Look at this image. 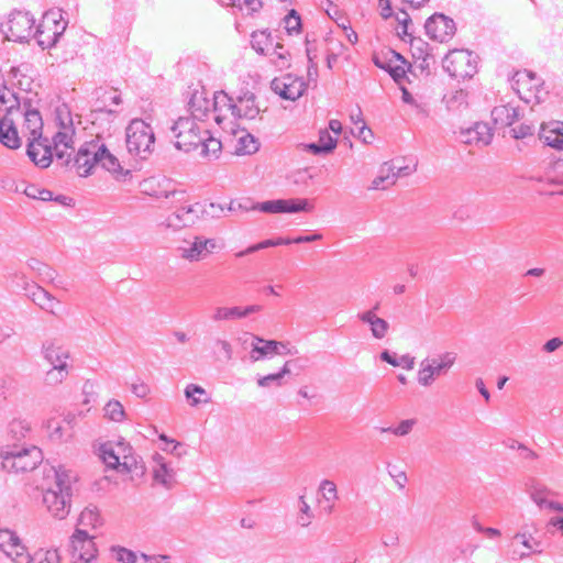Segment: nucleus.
<instances>
[{
  "label": "nucleus",
  "instance_id": "nucleus-1",
  "mask_svg": "<svg viewBox=\"0 0 563 563\" xmlns=\"http://www.w3.org/2000/svg\"><path fill=\"white\" fill-rule=\"evenodd\" d=\"M37 119L42 122L40 112ZM53 125L56 132L53 135V144H43L47 139H43L42 125L37 128V146H43V155L37 158V167L47 168L55 156L62 166H67L79 177H88L93 173L96 166L111 173L115 179L125 180L131 175L129 169H124L117 156L110 151L106 139L100 135L82 143L74 157L68 150H73L76 128L73 113L66 103L58 104L53 114Z\"/></svg>",
  "mask_w": 563,
  "mask_h": 563
},
{
  "label": "nucleus",
  "instance_id": "nucleus-2",
  "mask_svg": "<svg viewBox=\"0 0 563 563\" xmlns=\"http://www.w3.org/2000/svg\"><path fill=\"white\" fill-rule=\"evenodd\" d=\"M12 85L18 92H9L11 100H7L4 93L0 95V143L11 150L21 146V137L16 129V122L23 119L24 125L30 131L27 139L26 155L35 164V129L32 128V120L35 118L33 98L30 96L34 86V78L27 74L25 65L12 68Z\"/></svg>",
  "mask_w": 563,
  "mask_h": 563
},
{
  "label": "nucleus",
  "instance_id": "nucleus-3",
  "mask_svg": "<svg viewBox=\"0 0 563 563\" xmlns=\"http://www.w3.org/2000/svg\"><path fill=\"white\" fill-rule=\"evenodd\" d=\"M75 482L76 477L71 473L48 464L42 465V501L54 518L60 520L68 516Z\"/></svg>",
  "mask_w": 563,
  "mask_h": 563
},
{
  "label": "nucleus",
  "instance_id": "nucleus-4",
  "mask_svg": "<svg viewBox=\"0 0 563 563\" xmlns=\"http://www.w3.org/2000/svg\"><path fill=\"white\" fill-rule=\"evenodd\" d=\"M225 208L220 203L195 202L177 207L166 217L164 225L173 230H179L195 225L206 218H220Z\"/></svg>",
  "mask_w": 563,
  "mask_h": 563
},
{
  "label": "nucleus",
  "instance_id": "nucleus-5",
  "mask_svg": "<svg viewBox=\"0 0 563 563\" xmlns=\"http://www.w3.org/2000/svg\"><path fill=\"white\" fill-rule=\"evenodd\" d=\"M98 455L109 467L121 474L132 473L136 468V457L132 446L123 439L107 441L98 446Z\"/></svg>",
  "mask_w": 563,
  "mask_h": 563
},
{
  "label": "nucleus",
  "instance_id": "nucleus-6",
  "mask_svg": "<svg viewBox=\"0 0 563 563\" xmlns=\"http://www.w3.org/2000/svg\"><path fill=\"white\" fill-rule=\"evenodd\" d=\"M227 209L231 212L257 210L265 213H297L301 211L311 212L313 210V203L306 198L277 199L257 202L251 206L241 202H231Z\"/></svg>",
  "mask_w": 563,
  "mask_h": 563
},
{
  "label": "nucleus",
  "instance_id": "nucleus-7",
  "mask_svg": "<svg viewBox=\"0 0 563 563\" xmlns=\"http://www.w3.org/2000/svg\"><path fill=\"white\" fill-rule=\"evenodd\" d=\"M125 136L126 148L130 154L145 159L153 152L154 131L142 119H134L129 123Z\"/></svg>",
  "mask_w": 563,
  "mask_h": 563
},
{
  "label": "nucleus",
  "instance_id": "nucleus-8",
  "mask_svg": "<svg viewBox=\"0 0 563 563\" xmlns=\"http://www.w3.org/2000/svg\"><path fill=\"white\" fill-rule=\"evenodd\" d=\"M196 121L190 117H179L170 126L175 146L178 150L190 152L199 147L202 134H208V130L201 128Z\"/></svg>",
  "mask_w": 563,
  "mask_h": 563
},
{
  "label": "nucleus",
  "instance_id": "nucleus-9",
  "mask_svg": "<svg viewBox=\"0 0 563 563\" xmlns=\"http://www.w3.org/2000/svg\"><path fill=\"white\" fill-rule=\"evenodd\" d=\"M456 362V353L444 352L434 357H427L420 362L417 372V382L421 387H431L442 375H445Z\"/></svg>",
  "mask_w": 563,
  "mask_h": 563
},
{
  "label": "nucleus",
  "instance_id": "nucleus-10",
  "mask_svg": "<svg viewBox=\"0 0 563 563\" xmlns=\"http://www.w3.org/2000/svg\"><path fill=\"white\" fill-rule=\"evenodd\" d=\"M511 87L526 103H540L548 93L541 80L529 70L517 71L512 77Z\"/></svg>",
  "mask_w": 563,
  "mask_h": 563
},
{
  "label": "nucleus",
  "instance_id": "nucleus-11",
  "mask_svg": "<svg viewBox=\"0 0 563 563\" xmlns=\"http://www.w3.org/2000/svg\"><path fill=\"white\" fill-rule=\"evenodd\" d=\"M34 18L29 11L14 10L8 21L1 24L2 32L9 41L24 43L33 37Z\"/></svg>",
  "mask_w": 563,
  "mask_h": 563
},
{
  "label": "nucleus",
  "instance_id": "nucleus-12",
  "mask_svg": "<svg viewBox=\"0 0 563 563\" xmlns=\"http://www.w3.org/2000/svg\"><path fill=\"white\" fill-rule=\"evenodd\" d=\"M66 23L58 9L46 11L41 23L37 24V46L43 49L54 46L58 37L65 32Z\"/></svg>",
  "mask_w": 563,
  "mask_h": 563
},
{
  "label": "nucleus",
  "instance_id": "nucleus-13",
  "mask_svg": "<svg viewBox=\"0 0 563 563\" xmlns=\"http://www.w3.org/2000/svg\"><path fill=\"white\" fill-rule=\"evenodd\" d=\"M34 449V444L21 449L0 448L1 468L15 474L35 470V459L31 455Z\"/></svg>",
  "mask_w": 563,
  "mask_h": 563
},
{
  "label": "nucleus",
  "instance_id": "nucleus-14",
  "mask_svg": "<svg viewBox=\"0 0 563 563\" xmlns=\"http://www.w3.org/2000/svg\"><path fill=\"white\" fill-rule=\"evenodd\" d=\"M443 68L453 78H471L477 71L476 56L466 49H453L445 55Z\"/></svg>",
  "mask_w": 563,
  "mask_h": 563
},
{
  "label": "nucleus",
  "instance_id": "nucleus-15",
  "mask_svg": "<svg viewBox=\"0 0 563 563\" xmlns=\"http://www.w3.org/2000/svg\"><path fill=\"white\" fill-rule=\"evenodd\" d=\"M216 249V239L195 234L181 240L177 252L183 260L194 263L207 258Z\"/></svg>",
  "mask_w": 563,
  "mask_h": 563
},
{
  "label": "nucleus",
  "instance_id": "nucleus-16",
  "mask_svg": "<svg viewBox=\"0 0 563 563\" xmlns=\"http://www.w3.org/2000/svg\"><path fill=\"white\" fill-rule=\"evenodd\" d=\"M70 559L73 563H91L97 558L93 537L85 529L77 528L70 537Z\"/></svg>",
  "mask_w": 563,
  "mask_h": 563
},
{
  "label": "nucleus",
  "instance_id": "nucleus-17",
  "mask_svg": "<svg viewBox=\"0 0 563 563\" xmlns=\"http://www.w3.org/2000/svg\"><path fill=\"white\" fill-rule=\"evenodd\" d=\"M308 84L301 77L286 74L274 78L271 82L272 90L286 100L295 101L306 91Z\"/></svg>",
  "mask_w": 563,
  "mask_h": 563
},
{
  "label": "nucleus",
  "instance_id": "nucleus-18",
  "mask_svg": "<svg viewBox=\"0 0 563 563\" xmlns=\"http://www.w3.org/2000/svg\"><path fill=\"white\" fill-rule=\"evenodd\" d=\"M428 36L438 42H448L455 34V23L444 14L435 13L424 24Z\"/></svg>",
  "mask_w": 563,
  "mask_h": 563
},
{
  "label": "nucleus",
  "instance_id": "nucleus-19",
  "mask_svg": "<svg viewBox=\"0 0 563 563\" xmlns=\"http://www.w3.org/2000/svg\"><path fill=\"white\" fill-rule=\"evenodd\" d=\"M213 120L223 130L227 124H232L236 119L234 99L224 91H219L213 95Z\"/></svg>",
  "mask_w": 563,
  "mask_h": 563
},
{
  "label": "nucleus",
  "instance_id": "nucleus-20",
  "mask_svg": "<svg viewBox=\"0 0 563 563\" xmlns=\"http://www.w3.org/2000/svg\"><path fill=\"white\" fill-rule=\"evenodd\" d=\"M250 347V360L252 362H258L261 360L269 358L273 355L284 354L280 349H286V345L279 341L265 340L258 335L252 334ZM285 354H291V352L288 350Z\"/></svg>",
  "mask_w": 563,
  "mask_h": 563
},
{
  "label": "nucleus",
  "instance_id": "nucleus-21",
  "mask_svg": "<svg viewBox=\"0 0 563 563\" xmlns=\"http://www.w3.org/2000/svg\"><path fill=\"white\" fill-rule=\"evenodd\" d=\"M379 303H376L373 308L360 311L356 318L368 327L372 338L375 340H384L390 330V324L387 320L380 318L377 314Z\"/></svg>",
  "mask_w": 563,
  "mask_h": 563
},
{
  "label": "nucleus",
  "instance_id": "nucleus-22",
  "mask_svg": "<svg viewBox=\"0 0 563 563\" xmlns=\"http://www.w3.org/2000/svg\"><path fill=\"white\" fill-rule=\"evenodd\" d=\"M41 354L43 360L49 366H70L68 363V361L70 360V352L57 340H47L43 342Z\"/></svg>",
  "mask_w": 563,
  "mask_h": 563
},
{
  "label": "nucleus",
  "instance_id": "nucleus-23",
  "mask_svg": "<svg viewBox=\"0 0 563 563\" xmlns=\"http://www.w3.org/2000/svg\"><path fill=\"white\" fill-rule=\"evenodd\" d=\"M153 479L166 489H172L176 484V472L165 457L158 453L153 455Z\"/></svg>",
  "mask_w": 563,
  "mask_h": 563
},
{
  "label": "nucleus",
  "instance_id": "nucleus-24",
  "mask_svg": "<svg viewBox=\"0 0 563 563\" xmlns=\"http://www.w3.org/2000/svg\"><path fill=\"white\" fill-rule=\"evenodd\" d=\"M262 310L261 305H250L246 307H224L218 306L213 309L211 320L213 322L232 321L244 319L252 313L260 312Z\"/></svg>",
  "mask_w": 563,
  "mask_h": 563
},
{
  "label": "nucleus",
  "instance_id": "nucleus-25",
  "mask_svg": "<svg viewBox=\"0 0 563 563\" xmlns=\"http://www.w3.org/2000/svg\"><path fill=\"white\" fill-rule=\"evenodd\" d=\"M190 118L205 121L213 112V97L210 99L205 91H195L188 102Z\"/></svg>",
  "mask_w": 563,
  "mask_h": 563
},
{
  "label": "nucleus",
  "instance_id": "nucleus-26",
  "mask_svg": "<svg viewBox=\"0 0 563 563\" xmlns=\"http://www.w3.org/2000/svg\"><path fill=\"white\" fill-rule=\"evenodd\" d=\"M522 485L525 493L538 508L544 509L549 501V496L552 494L550 488L534 477H526Z\"/></svg>",
  "mask_w": 563,
  "mask_h": 563
},
{
  "label": "nucleus",
  "instance_id": "nucleus-27",
  "mask_svg": "<svg viewBox=\"0 0 563 563\" xmlns=\"http://www.w3.org/2000/svg\"><path fill=\"white\" fill-rule=\"evenodd\" d=\"M460 140L465 144L485 146L492 141L490 129L486 123L477 122L472 128L462 130Z\"/></svg>",
  "mask_w": 563,
  "mask_h": 563
},
{
  "label": "nucleus",
  "instance_id": "nucleus-28",
  "mask_svg": "<svg viewBox=\"0 0 563 563\" xmlns=\"http://www.w3.org/2000/svg\"><path fill=\"white\" fill-rule=\"evenodd\" d=\"M33 428L30 421L23 419H14L9 424V438L14 441V446H18L19 443L22 444V448L30 446L33 440Z\"/></svg>",
  "mask_w": 563,
  "mask_h": 563
},
{
  "label": "nucleus",
  "instance_id": "nucleus-29",
  "mask_svg": "<svg viewBox=\"0 0 563 563\" xmlns=\"http://www.w3.org/2000/svg\"><path fill=\"white\" fill-rule=\"evenodd\" d=\"M317 492L318 505L325 514H331L334 510L335 501L339 499L335 483L331 479H322Z\"/></svg>",
  "mask_w": 563,
  "mask_h": 563
},
{
  "label": "nucleus",
  "instance_id": "nucleus-30",
  "mask_svg": "<svg viewBox=\"0 0 563 563\" xmlns=\"http://www.w3.org/2000/svg\"><path fill=\"white\" fill-rule=\"evenodd\" d=\"M537 531L538 528L534 523L525 525L521 527V530L514 536V539L520 541V543L527 549V552L520 553V559L528 558L532 552H542V549H540L542 542L533 537V532Z\"/></svg>",
  "mask_w": 563,
  "mask_h": 563
},
{
  "label": "nucleus",
  "instance_id": "nucleus-31",
  "mask_svg": "<svg viewBox=\"0 0 563 563\" xmlns=\"http://www.w3.org/2000/svg\"><path fill=\"white\" fill-rule=\"evenodd\" d=\"M401 175V167L394 162H386L382 165L379 175L372 181V189H387L395 185Z\"/></svg>",
  "mask_w": 563,
  "mask_h": 563
},
{
  "label": "nucleus",
  "instance_id": "nucleus-32",
  "mask_svg": "<svg viewBox=\"0 0 563 563\" xmlns=\"http://www.w3.org/2000/svg\"><path fill=\"white\" fill-rule=\"evenodd\" d=\"M540 139L548 146L556 150H563V122L552 121L542 124L540 129Z\"/></svg>",
  "mask_w": 563,
  "mask_h": 563
},
{
  "label": "nucleus",
  "instance_id": "nucleus-33",
  "mask_svg": "<svg viewBox=\"0 0 563 563\" xmlns=\"http://www.w3.org/2000/svg\"><path fill=\"white\" fill-rule=\"evenodd\" d=\"M236 119L253 120L260 113V108L255 102V96L251 92H246L243 96H239L234 100Z\"/></svg>",
  "mask_w": 563,
  "mask_h": 563
},
{
  "label": "nucleus",
  "instance_id": "nucleus-34",
  "mask_svg": "<svg viewBox=\"0 0 563 563\" xmlns=\"http://www.w3.org/2000/svg\"><path fill=\"white\" fill-rule=\"evenodd\" d=\"M256 52L268 56L271 62L278 68H285L289 65L288 52L279 43L273 45V43L269 42V44H266V47L256 48Z\"/></svg>",
  "mask_w": 563,
  "mask_h": 563
},
{
  "label": "nucleus",
  "instance_id": "nucleus-35",
  "mask_svg": "<svg viewBox=\"0 0 563 563\" xmlns=\"http://www.w3.org/2000/svg\"><path fill=\"white\" fill-rule=\"evenodd\" d=\"M37 308L54 317H59L62 302L46 289L37 286Z\"/></svg>",
  "mask_w": 563,
  "mask_h": 563
},
{
  "label": "nucleus",
  "instance_id": "nucleus-36",
  "mask_svg": "<svg viewBox=\"0 0 563 563\" xmlns=\"http://www.w3.org/2000/svg\"><path fill=\"white\" fill-rule=\"evenodd\" d=\"M0 550L12 559L16 554L26 551L25 547L20 543L19 538L9 529H0Z\"/></svg>",
  "mask_w": 563,
  "mask_h": 563
},
{
  "label": "nucleus",
  "instance_id": "nucleus-37",
  "mask_svg": "<svg viewBox=\"0 0 563 563\" xmlns=\"http://www.w3.org/2000/svg\"><path fill=\"white\" fill-rule=\"evenodd\" d=\"M492 118L499 126H510L519 119V112L516 107L501 104L492 110Z\"/></svg>",
  "mask_w": 563,
  "mask_h": 563
},
{
  "label": "nucleus",
  "instance_id": "nucleus-38",
  "mask_svg": "<svg viewBox=\"0 0 563 563\" xmlns=\"http://www.w3.org/2000/svg\"><path fill=\"white\" fill-rule=\"evenodd\" d=\"M103 519L97 506L88 505L78 518V526L85 528L97 529L102 526Z\"/></svg>",
  "mask_w": 563,
  "mask_h": 563
},
{
  "label": "nucleus",
  "instance_id": "nucleus-39",
  "mask_svg": "<svg viewBox=\"0 0 563 563\" xmlns=\"http://www.w3.org/2000/svg\"><path fill=\"white\" fill-rule=\"evenodd\" d=\"M70 366L57 365L51 366L43 375V385L56 387L60 385L69 375Z\"/></svg>",
  "mask_w": 563,
  "mask_h": 563
},
{
  "label": "nucleus",
  "instance_id": "nucleus-40",
  "mask_svg": "<svg viewBox=\"0 0 563 563\" xmlns=\"http://www.w3.org/2000/svg\"><path fill=\"white\" fill-rule=\"evenodd\" d=\"M44 428L48 438L54 442H63L73 437V433L65 430L56 418H49L46 420Z\"/></svg>",
  "mask_w": 563,
  "mask_h": 563
},
{
  "label": "nucleus",
  "instance_id": "nucleus-41",
  "mask_svg": "<svg viewBox=\"0 0 563 563\" xmlns=\"http://www.w3.org/2000/svg\"><path fill=\"white\" fill-rule=\"evenodd\" d=\"M336 145V140L333 139L327 131L320 132L319 141L306 145L309 152L313 154H328Z\"/></svg>",
  "mask_w": 563,
  "mask_h": 563
},
{
  "label": "nucleus",
  "instance_id": "nucleus-42",
  "mask_svg": "<svg viewBox=\"0 0 563 563\" xmlns=\"http://www.w3.org/2000/svg\"><path fill=\"white\" fill-rule=\"evenodd\" d=\"M258 150V143L249 133H245L244 131L241 133V135L238 137V142L235 145V154L238 155H250L254 154Z\"/></svg>",
  "mask_w": 563,
  "mask_h": 563
},
{
  "label": "nucleus",
  "instance_id": "nucleus-43",
  "mask_svg": "<svg viewBox=\"0 0 563 563\" xmlns=\"http://www.w3.org/2000/svg\"><path fill=\"white\" fill-rule=\"evenodd\" d=\"M291 244L290 239H284V238H277V239H269L262 241L260 243L253 244L249 246L247 249L240 251L235 254L236 257H243L247 254H252L254 252L267 249V247H274L279 245H288Z\"/></svg>",
  "mask_w": 563,
  "mask_h": 563
},
{
  "label": "nucleus",
  "instance_id": "nucleus-44",
  "mask_svg": "<svg viewBox=\"0 0 563 563\" xmlns=\"http://www.w3.org/2000/svg\"><path fill=\"white\" fill-rule=\"evenodd\" d=\"M103 416L110 421L122 422L126 413L123 405L119 400L111 399L103 407Z\"/></svg>",
  "mask_w": 563,
  "mask_h": 563
},
{
  "label": "nucleus",
  "instance_id": "nucleus-45",
  "mask_svg": "<svg viewBox=\"0 0 563 563\" xmlns=\"http://www.w3.org/2000/svg\"><path fill=\"white\" fill-rule=\"evenodd\" d=\"M199 146H201V155L203 157L212 158L218 157L222 144L220 140L210 136L208 133L207 135L202 134V142Z\"/></svg>",
  "mask_w": 563,
  "mask_h": 563
},
{
  "label": "nucleus",
  "instance_id": "nucleus-46",
  "mask_svg": "<svg viewBox=\"0 0 563 563\" xmlns=\"http://www.w3.org/2000/svg\"><path fill=\"white\" fill-rule=\"evenodd\" d=\"M314 518V514L306 500L305 495H300L298 498V517L297 522L300 527L307 528L310 526L312 519Z\"/></svg>",
  "mask_w": 563,
  "mask_h": 563
},
{
  "label": "nucleus",
  "instance_id": "nucleus-47",
  "mask_svg": "<svg viewBox=\"0 0 563 563\" xmlns=\"http://www.w3.org/2000/svg\"><path fill=\"white\" fill-rule=\"evenodd\" d=\"M37 200L44 202L54 201L55 203L63 207H73L75 203L71 197L65 195H54V192L48 189L37 190Z\"/></svg>",
  "mask_w": 563,
  "mask_h": 563
},
{
  "label": "nucleus",
  "instance_id": "nucleus-48",
  "mask_svg": "<svg viewBox=\"0 0 563 563\" xmlns=\"http://www.w3.org/2000/svg\"><path fill=\"white\" fill-rule=\"evenodd\" d=\"M416 423V419H406L400 421L396 427L380 428V432L391 433L396 437H406L412 431Z\"/></svg>",
  "mask_w": 563,
  "mask_h": 563
},
{
  "label": "nucleus",
  "instance_id": "nucleus-49",
  "mask_svg": "<svg viewBox=\"0 0 563 563\" xmlns=\"http://www.w3.org/2000/svg\"><path fill=\"white\" fill-rule=\"evenodd\" d=\"M12 283L19 290L24 291V295L27 298H30L31 300H34L35 292L31 290V283H33V279L29 278L24 272H22V271L16 272L13 275Z\"/></svg>",
  "mask_w": 563,
  "mask_h": 563
},
{
  "label": "nucleus",
  "instance_id": "nucleus-50",
  "mask_svg": "<svg viewBox=\"0 0 563 563\" xmlns=\"http://www.w3.org/2000/svg\"><path fill=\"white\" fill-rule=\"evenodd\" d=\"M446 108L450 111H457L461 110V108L466 107L467 104V92L464 90H456L450 96H446L444 98Z\"/></svg>",
  "mask_w": 563,
  "mask_h": 563
},
{
  "label": "nucleus",
  "instance_id": "nucleus-51",
  "mask_svg": "<svg viewBox=\"0 0 563 563\" xmlns=\"http://www.w3.org/2000/svg\"><path fill=\"white\" fill-rule=\"evenodd\" d=\"M206 390L195 384H189L185 388V396L189 400L190 406L197 407L198 405L202 402H208L209 399H201L200 396L206 395Z\"/></svg>",
  "mask_w": 563,
  "mask_h": 563
},
{
  "label": "nucleus",
  "instance_id": "nucleus-52",
  "mask_svg": "<svg viewBox=\"0 0 563 563\" xmlns=\"http://www.w3.org/2000/svg\"><path fill=\"white\" fill-rule=\"evenodd\" d=\"M216 355L219 360L229 362L233 358V346L230 341L225 339H217L214 341Z\"/></svg>",
  "mask_w": 563,
  "mask_h": 563
},
{
  "label": "nucleus",
  "instance_id": "nucleus-53",
  "mask_svg": "<svg viewBox=\"0 0 563 563\" xmlns=\"http://www.w3.org/2000/svg\"><path fill=\"white\" fill-rule=\"evenodd\" d=\"M113 558L120 563H136L137 555L132 550L123 547L112 548Z\"/></svg>",
  "mask_w": 563,
  "mask_h": 563
},
{
  "label": "nucleus",
  "instance_id": "nucleus-54",
  "mask_svg": "<svg viewBox=\"0 0 563 563\" xmlns=\"http://www.w3.org/2000/svg\"><path fill=\"white\" fill-rule=\"evenodd\" d=\"M230 4L240 11H246L249 14L257 12L262 8L261 0H230Z\"/></svg>",
  "mask_w": 563,
  "mask_h": 563
},
{
  "label": "nucleus",
  "instance_id": "nucleus-55",
  "mask_svg": "<svg viewBox=\"0 0 563 563\" xmlns=\"http://www.w3.org/2000/svg\"><path fill=\"white\" fill-rule=\"evenodd\" d=\"M285 29L289 34L298 33L301 27V20L296 10H290L284 19Z\"/></svg>",
  "mask_w": 563,
  "mask_h": 563
},
{
  "label": "nucleus",
  "instance_id": "nucleus-56",
  "mask_svg": "<svg viewBox=\"0 0 563 563\" xmlns=\"http://www.w3.org/2000/svg\"><path fill=\"white\" fill-rule=\"evenodd\" d=\"M37 563H60V556L56 549L37 551Z\"/></svg>",
  "mask_w": 563,
  "mask_h": 563
},
{
  "label": "nucleus",
  "instance_id": "nucleus-57",
  "mask_svg": "<svg viewBox=\"0 0 563 563\" xmlns=\"http://www.w3.org/2000/svg\"><path fill=\"white\" fill-rule=\"evenodd\" d=\"M256 383L257 386L262 388H268L272 385L279 387L284 384V382L280 379V375H277L276 373L258 377Z\"/></svg>",
  "mask_w": 563,
  "mask_h": 563
},
{
  "label": "nucleus",
  "instance_id": "nucleus-58",
  "mask_svg": "<svg viewBox=\"0 0 563 563\" xmlns=\"http://www.w3.org/2000/svg\"><path fill=\"white\" fill-rule=\"evenodd\" d=\"M401 92H402L401 99L405 103H408V104L415 107L419 113H422L423 115H428V111H427L426 107L421 103H418L406 88H402Z\"/></svg>",
  "mask_w": 563,
  "mask_h": 563
},
{
  "label": "nucleus",
  "instance_id": "nucleus-59",
  "mask_svg": "<svg viewBox=\"0 0 563 563\" xmlns=\"http://www.w3.org/2000/svg\"><path fill=\"white\" fill-rule=\"evenodd\" d=\"M84 417L85 413L82 410L69 411L65 415L64 422L68 426L70 430H73L76 427L78 419H81Z\"/></svg>",
  "mask_w": 563,
  "mask_h": 563
},
{
  "label": "nucleus",
  "instance_id": "nucleus-60",
  "mask_svg": "<svg viewBox=\"0 0 563 563\" xmlns=\"http://www.w3.org/2000/svg\"><path fill=\"white\" fill-rule=\"evenodd\" d=\"M131 390L139 398H145L150 394V387L144 382L132 384Z\"/></svg>",
  "mask_w": 563,
  "mask_h": 563
},
{
  "label": "nucleus",
  "instance_id": "nucleus-61",
  "mask_svg": "<svg viewBox=\"0 0 563 563\" xmlns=\"http://www.w3.org/2000/svg\"><path fill=\"white\" fill-rule=\"evenodd\" d=\"M269 42H272L269 35L265 32H261L260 34L253 35L252 46L256 51L258 47H266V44H269Z\"/></svg>",
  "mask_w": 563,
  "mask_h": 563
},
{
  "label": "nucleus",
  "instance_id": "nucleus-62",
  "mask_svg": "<svg viewBox=\"0 0 563 563\" xmlns=\"http://www.w3.org/2000/svg\"><path fill=\"white\" fill-rule=\"evenodd\" d=\"M397 58L400 59L404 65L391 67L389 73L396 81H399L406 75V62L399 54H397Z\"/></svg>",
  "mask_w": 563,
  "mask_h": 563
},
{
  "label": "nucleus",
  "instance_id": "nucleus-63",
  "mask_svg": "<svg viewBox=\"0 0 563 563\" xmlns=\"http://www.w3.org/2000/svg\"><path fill=\"white\" fill-rule=\"evenodd\" d=\"M308 58H309V65H308V69H307L308 82H313V85L316 86L317 78H318V66L316 63L312 62V58L310 57L309 54H308Z\"/></svg>",
  "mask_w": 563,
  "mask_h": 563
},
{
  "label": "nucleus",
  "instance_id": "nucleus-64",
  "mask_svg": "<svg viewBox=\"0 0 563 563\" xmlns=\"http://www.w3.org/2000/svg\"><path fill=\"white\" fill-rule=\"evenodd\" d=\"M415 360L416 358L409 354L401 355L398 358L397 366H401V367L406 368L407 371H411L415 367V363H416Z\"/></svg>",
  "mask_w": 563,
  "mask_h": 563
}]
</instances>
